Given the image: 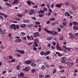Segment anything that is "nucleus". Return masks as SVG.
I'll return each mask as SVG.
<instances>
[{
    "label": "nucleus",
    "mask_w": 78,
    "mask_h": 78,
    "mask_svg": "<svg viewBox=\"0 0 78 78\" xmlns=\"http://www.w3.org/2000/svg\"><path fill=\"white\" fill-rule=\"evenodd\" d=\"M34 44L35 45V47H38V44L36 42V41H34Z\"/></svg>",
    "instance_id": "f704fd0d"
},
{
    "label": "nucleus",
    "mask_w": 78,
    "mask_h": 78,
    "mask_svg": "<svg viewBox=\"0 0 78 78\" xmlns=\"http://www.w3.org/2000/svg\"><path fill=\"white\" fill-rule=\"evenodd\" d=\"M72 24L73 25H77V26H78V23L76 22V21H73L72 22Z\"/></svg>",
    "instance_id": "9b49d317"
},
{
    "label": "nucleus",
    "mask_w": 78,
    "mask_h": 78,
    "mask_svg": "<svg viewBox=\"0 0 78 78\" xmlns=\"http://www.w3.org/2000/svg\"><path fill=\"white\" fill-rule=\"evenodd\" d=\"M34 34L36 36H39V34L37 32L35 33Z\"/></svg>",
    "instance_id": "13d9d810"
},
{
    "label": "nucleus",
    "mask_w": 78,
    "mask_h": 78,
    "mask_svg": "<svg viewBox=\"0 0 78 78\" xmlns=\"http://www.w3.org/2000/svg\"><path fill=\"white\" fill-rule=\"evenodd\" d=\"M20 69V66L19 65H18L16 67V69L17 70H18Z\"/></svg>",
    "instance_id": "72a5a7b5"
},
{
    "label": "nucleus",
    "mask_w": 78,
    "mask_h": 78,
    "mask_svg": "<svg viewBox=\"0 0 78 78\" xmlns=\"http://www.w3.org/2000/svg\"><path fill=\"white\" fill-rule=\"evenodd\" d=\"M28 14L30 15H32V14H33V9H31L29 11Z\"/></svg>",
    "instance_id": "423d86ee"
},
{
    "label": "nucleus",
    "mask_w": 78,
    "mask_h": 78,
    "mask_svg": "<svg viewBox=\"0 0 78 78\" xmlns=\"http://www.w3.org/2000/svg\"><path fill=\"white\" fill-rule=\"evenodd\" d=\"M63 47H64V48H65V49L66 50H68V51H70V50L69 49H68V48H67V47H66V46L64 45H63Z\"/></svg>",
    "instance_id": "5701e85b"
},
{
    "label": "nucleus",
    "mask_w": 78,
    "mask_h": 78,
    "mask_svg": "<svg viewBox=\"0 0 78 78\" xmlns=\"http://www.w3.org/2000/svg\"><path fill=\"white\" fill-rule=\"evenodd\" d=\"M62 60L61 61V62L62 63H64L66 62V57H63L62 58Z\"/></svg>",
    "instance_id": "20e7f679"
},
{
    "label": "nucleus",
    "mask_w": 78,
    "mask_h": 78,
    "mask_svg": "<svg viewBox=\"0 0 78 78\" xmlns=\"http://www.w3.org/2000/svg\"><path fill=\"white\" fill-rule=\"evenodd\" d=\"M51 53V52H50V51H48L45 52V54L44 55L45 56H47V55H49L50 53Z\"/></svg>",
    "instance_id": "f8f14e48"
},
{
    "label": "nucleus",
    "mask_w": 78,
    "mask_h": 78,
    "mask_svg": "<svg viewBox=\"0 0 78 78\" xmlns=\"http://www.w3.org/2000/svg\"><path fill=\"white\" fill-rule=\"evenodd\" d=\"M33 8H37V5H35L33 7Z\"/></svg>",
    "instance_id": "e2e57ef3"
},
{
    "label": "nucleus",
    "mask_w": 78,
    "mask_h": 78,
    "mask_svg": "<svg viewBox=\"0 0 78 78\" xmlns=\"http://www.w3.org/2000/svg\"><path fill=\"white\" fill-rule=\"evenodd\" d=\"M16 28L17 29H19V26L18 25H17L16 26Z\"/></svg>",
    "instance_id": "774afa93"
},
{
    "label": "nucleus",
    "mask_w": 78,
    "mask_h": 78,
    "mask_svg": "<svg viewBox=\"0 0 78 78\" xmlns=\"http://www.w3.org/2000/svg\"><path fill=\"white\" fill-rule=\"evenodd\" d=\"M40 12L42 14H44V11L43 10H40Z\"/></svg>",
    "instance_id": "58836bf2"
},
{
    "label": "nucleus",
    "mask_w": 78,
    "mask_h": 78,
    "mask_svg": "<svg viewBox=\"0 0 78 78\" xmlns=\"http://www.w3.org/2000/svg\"><path fill=\"white\" fill-rule=\"evenodd\" d=\"M74 36H76V37H78V33L75 34Z\"/></svg>",
    "instance_id": "864d4df0"
},
{
    "label": "nucleus",
    "mask_w": 78,
    "mask_h": 78,
    "mask_svg": "<svg viewBox=\"0 0 78 78\" xmlns=\"http://www.w3.org/2000/svg\"><path fill=\"white\" fill-rule=\"evenodd\" d=\"M48 40H51V39H53V37H51V38L50 37H48Z\"/></svg>",
    "instance_id": "6e6d98bb"
},
{
    "label": "nucleus",
    "mask_w": 78,
    "mask_h": 78,
    "mask_svg": "<svg viewBox=\"0 0 78 78\" xmlns=\"http://www.w3.org/2000/svg\"><path fill=\"white\" fill-rule=\"evenodd\" d=\"M30 61H31L30 62H34L35 61L33 59H31L30 60Z\"/></svg>",
    "instance_id": "0e129e2a"
},
{
    "label": "nucleus",
    "mask_w": 78,
    "mask_h": 78,
    "mask_svg": "<svg viewBox=\"0 0 78 78\" xmlns=\"http://www.w3.org/2000/svg\"><path fill=\"white\" fill-rule=\"evenodd\" d=\"M27 13H28V11H27V10H24V14H27Z\"/></svg>",
    "instance_id": "c03bdc74"
},
{
    "label": "nucleus",
    "mask_w": 78,
    "mask_h": 78,
    "mask_svg": "<svg viewBox=\"0 0 78 78\" xmlns=\"http://www.w3.org/2000/svg\"><path fill=\"white\" fill-rule=\"evenodd\" d=\"M16 26L15 24H12L10 25V29H13L14 30H16Z\"/></svg>",
    "instance_id": "7ed1b4c3"
},
{
    "label": "nucleus",
    "mask_w": 78,
    "mask_h": 78,
    "mask_svg": "<svg viewBox=\"0 0 78 78\" xmlns=\"http://www.w3.org/2000/svg\"><path fill=\"white\" fill-rule=\"evenodd\" d=\"M63 67L61 65L59 67V69H63Z\"/></svg>",
    "instance_id": "5fc2aeb1"
},
{
    "label": "nucleus",
    "mask_w": 78,
    "mask_h": 78,
    "mask_svg": "<svg viewBox=\"0 0 78 78\" xmlns=\"http://www.w3.org/2000/svg\"><path fill=\"white\" fill-rule=\"evenodd\" d=\"M56 49L57 50H60V51H62V48H61V47H60V46H59V44L58 42H57V43Z\"/></svg>",
    "instance_id": "f257e3e1"
},
{
    "label": "nucleus",
    "mask_w": 78,
    "mask_h": 78,
    "mask_svg": "<svg viewBox=\"0 0 78 78\" xmlns=\"http://www.w3.org/2000/svg\"><path fill=\"white\" fill-rule=\"evenodd\" d=\"M20 76H21V77H23L24 76V74H23V73H20Z\"/></svg>",
    "instance_id": "4be33fe9"
},
{
    "label": "nucleus",
    "mask_w": 78,
    "mask_h": 78,
    "mask_svg": "<svg viewBox=\"0 0 78 78\" xmlns=\"http://www.w3.org/2000/svg\"><path fill=\"white\" fill-rule=\"evenodd\" d=\"M22 39H17L15 40V42L17 43H20V42H22Z\"/></svg>",
    "instance_id": "39448f33"
},
{
    "label": "nucleus",
    "mask_w": 78,
    "mask_h": 78,
    "mask_svg": "<svg viewBox=\"0 0 78 78\" xmlns=\"http://www.w3.org/2000/svg\"><path fill=\"white\" fill-rule=\"evenodd\" d=\"M16 20L17 21H20V19L19 18H16Z\"/></svg>",
    "instance_id": "8fccbe9b"
},
{
    "label": "nucleus",
    "mask_w": 78,
    "mask_h": 78,
    "mask_svg": "<svg viewBox=\"0 0 78 78\" xmlns=\"http://www.w3.org/2000/svg\"><path fill=\"white\" fill-rule=\"evenodd\" d=\"M31 66L32 67H36V64L34 63H32L31 64Z\"/></svg>",
    "instance_id": "a211bd4d"
},
{
    "label": "nucleus",
    "mask_w": 78,
    "mask_h": 78,
    "mask_svg": "<svg viewBox=\"0 0 78 78\" xmlns=\"http://www.w3.org/2000/svg\"><path fill=\"white\" fill-rule=\"evenodd\" d=\"M33 13H34L35 14H36L37 12H36V10L35 9H33Z\"/></svg>",
    "instance_id": "79ce46f5"
},
{
    "label": "nucleus",
    "mask_w": 78,
    "mask_h": 78,
    "mask_svg": "<svg viewBox=\"0 0 78 78\" xmlns=\"http://www.w3.org/2000/svg\"><path fill=\"white\" fill-rule=\"evenodd\" d=\"M36 25H40L41 24V23L38 21H37L35 22Z\"/></svg>",
    "instance_id": "c9c22d12"
},
{
    "label": "nucleus",
    "mask_w": 78,
    "mask_h": 78,
    "mask_svg": "<svg viewBox=\"0 0 78 78\" xmlns=\"http://www.w3.org/2000/svg\"><path fill=\"white\" fill-rule=\"evenodd\" d=\"M36 69H32L31 72L32 73H34L36 72Z\"/></svg>",
    "instance_id": "c756f323"
},
{
    "label": "nucleus",
    "mask_w": 78,
    "mask_h": 78,
    "mask_svg": "<svg viewBox=\"0 0 78 78\" xmlns=\"http://www.w3.org/2000/svg\"><path fill=\"white\" fill-rule=\"evenodd\" d=\"M19 2H20L18 0H14V1L13 3L14 4H19Z\"/></svg>",
    "instance_id": "0eeeda50"
},
{
    "label": "nucleus",
    "mask_w": 78,
    "mask_h": 78,
    "mask_svg": "<svg viewBox=\"0 0 78 78\" xmlns=\"http://www.w3.org/2000/svg\"><path fill=\"white\" fill-rule=\"evenodd\" d=\"M20 50L19 49H17L16 50V52H18V53H20Z\"/></svg>",
    "instance_id": "4d7b16f0"
},
{
    "label": "nucleus",
    "mask_w": 78,
    "mask_h": 78,
    "mask_svg": "<svg viewBox=\"0 0 78 78\" xmlns=\"http://www.w3.org/2000/svg\"><path fill=\"white\" fill-rule=\"evenodd\" d=\"M61 6H62V4H58L55 5V7H57L58 8H61Z\"/></svg>",
    "instance_id": "9d476101"
},
{
    "label": "nucleus",
    "mask_w": 78,
    "mask_h": 78,
    "mask_svg": "<svg viewBox=\"0 0 78 78\" xmlns=\"http://www.w3.org/2000/svg\"><path fill=\"white\" fill-rule=\"evenodd\" d=\"M50 20L48 21L46 23L47 25H48V24H50Z\"/></svg>",
    "instance_id": "37998d69"
},
{
    "label": "nucleus",
    "mask_w": 78,
    "mask_h": 78,
    "mask_svg": "<svg viewBox=\"0 0 78 78\" xmlns=\"http://www.w3.org/2000/svg\"><path fill=\"white\" fill-rule=\"evenodd\" d=\"M51 33H52L51 34L52 35H55V31H51Z\"/></svg>",
    "instance_id": "bf43d9fd"
},
{
    "label": "nucleus",
    "mask_w": 78,
    "mask_h": 78,
    "mask_svg": "<svg viewBox=\"0 0 78 78\" xmlns=\"http://www.w3.org/2000/svg\"><path fill=\"white\" fill-rule=\"evenodd\" d=\"M51 48V49H52V50H55V47L53 46H52Z\"/></svg>",
    "instance_id": "09e8293b"
},
{
    "label": "nucleus",
    "mask_w": 78,
    "mask_h": 78,
    "mask_svg": "<svg viewBox=\"0 0 78 78\" xmlns=\"http://www.w3.org/2000/svg\"><path fill=\"white\" fill-rule=\"evenodd\" d=\"M73 63L71 62V63H69V62H67L64 63L65 65L66 64H67V66L69 67H71V66H72L74 64Z\"/></svg>",
    "instance_id": "f03ea898"
},
{
    "label": "nucleus",
    "mask_w": 78,
    "mask_h": 78,
    "mask_svg": "<svg viewBox=\"0 0 78 78\" xmlns=\"http://www.w3.org/2000/svg\"><path fill=\"white\" fill-rule=\"evenodd\" d=\"M6 33V30H3L1 31V32L0 33L1 34H4Z\"/></svg>",
    "instance_id": "2eb2a0df"
},
{
    "label": "nucleus",
    "mask_w": 78,
    "mask_h": 78,
    "mask_svg": "<svg viewBox=\"0 0 78 78\" xmlns=\"http://www.w3.org/2000/svg\"><path fill=\"white\" fill-rule=\"evenodd\" d=\"M31 19L34 20H36V18L35 17H31Z\"/></svg>",
    "instance_id": "49530a36"
},
{
    "label": "nucleus",
    "mask_w": 78,
    "mask_h": 78,
    "mask_svg": "<svg viewBox=\"0 0 78 78\" xmlns=\"http://www.w3.org/2000/svg\"><path fill=\"white\" fill-rule=\"evenodd\" d=\"M69 38L70 39H73V35H71L69 37Z\"/></svg>",
    "instance_id": "bb28decb"
},
{
    "label": "nucleus",
    "mask_w": 78,
    "mask_h": 78,
    "mask_svg": "<svg viewBox=\"0 0 78 78\" xmlns=\"http://www.w3.org/2000/svg\"><path fill=\"white\" fill-rule=\"evenodd\" d=\"M45 4H42L40 6L41 7H44V6H45Z\"/></svg>",
    "instance_id": "a18cd8bd"
},
{
    "label": "nucleus",
    "mask_w": 78,
    "mask_h": 78,
    "mask_svg": "<svg viewBox=\"0 0 78 78\" xmlns=\"http://www.w3.org/2000/svg\"><path fill=\"white\" fill-rule=\"evenodd\" d=\"M73 28L74 30H78V27L73 26Z\"/></svg>",
    "instance_id": "f3484780"
},
{
    "label": "nucleus",
    "mask_w": 78,
    "mask_h": 78,
    "mask_svg": "<svg viewBox=\"0 0 78 78\" xmlns=\"http://www.w3.org/2000/svg\"><path fill=\"white\" fill-rule=\"evenodd\" d=\"M63 39H64V37L63 36H62L60 37L59 39L61 41H62V40H63Z\"/></svg>",
    "instance_id": "4c0bfd02"
},
{
    "label": "nucleus",
    "mask_w": 78,
    "mask_h": 78,
    "mask_svg": "<svg viewBox=\"0 0 78 78\" xmlns=\"http://www.w3.org/2000/svg\"><path fill=\"white\" fill-rule=\"evenodd\" d=\"M17 17H21V18H22L23 15L21 14H19L17 15Z\"/></svg>",
    "instance_id": "aec40b11"
},
{
    "label": "nucleus",
    "mask_w": 78,
    "mask_h": 78,
    "mask_svg": "<svg viewBox=\"0 0 78 78\" xmlns=\"http://www.w3.org/2000/svg\"><path fill=\"white\" fill-rule=\"evenodd\" d=\"M56 54H57L59 56H62V55L61 54H59V53L58 52H56Z\"/></svg>",
    "instance_id": "2f4dec72"
},
{
    "label": "nucleus",
    "mask_w": 78,
    "mask_h": 78,
    "mask_svg": "<svg viewBox=\"0 0 78 78\" xmlns=\"http://www.w3.org/2000/svg\"><path fill=\"white\" fill-rule=\"evenodd\" d=\"M50 77V75H45L44 76V78H48Z\"/></svg>",
    "instance_id": "473e14b6"
},
{
    "label": "nucleus",
    "mask_w": 78,
    "mask_h": 78,
    "mask_svg": "<svg viewBox=\"0 0 78 78\" xmlns=\"http://www.w3.org/2000/svg\"><path fill=\"white\" fill-rule=\"evenodd\" d=\"M57 70L56 69H54L53 70V73L54 74L55 73H56L57 72Z\"/></svg>",
    "instance_id": "603ef678"
},
{
    "label": "nucleus",
    "mask_w": 78,
    "mask_h": 78,
    "mask_svg": "<svg viewBox=\"0 0 78 78\" xmlns=\"http://www.w3.org/2000/svg\"><path fill=\"white\" fill-rule=\"evenodd\" d=\"M5 4L8 6H11V4H9L8 3H5Z\"/></svg>",
    "instance_id": "b1692460"
},
{
    "label": "nucleus",
    "mask_w": 78,
    "mask_h": 78,
    "mask_svg": "<svg viewBox=\"0 0 78 78\" xmlns=\"http://www.w3.org/2000/svg\"><path fill=\"white\" fill-rule=\"evenodd\" d=\"M65 16H66V17H69V16H71V15L69 14V12H66L65 13Z\"/></svg>",
    "instance_id": "4468645a"
},
{
    "label": "nucleus",
    "mask_w": 78,
    "mask_h": 78,
    "mask_svg": "<svg viewBox=\"0 0 78 78\" xmlns=\"http://www.w3.org/2000/svg\"><path fill=\"white\" fill-rule=\"evenodd\" d=\"M8 58L9 59H12V58H13V57H12V56L11 55H10L9 56Z\"/></svg>",
    "instance_id": "7c9ffc66"
},
{
    "label": "nucleus",
    "mask_w": 78,
    "mask_h": 78,
    "mask_svg": "<svg viewBox=\"0 0 78 78\" xmlns=\"http://www.w3.org/2000/svg\"><path fill=\"white\" fill-rule=\"evenodd\" d=\"M21 34H22V36H25V33L24 32H21Z\"/></svg>",
    "instance_id": "3c124183"
},
{
    "label": "nucleus",
    "mask_w": 78,
    "mask_h": 78,
    "mask_svg": "<svg viewBox=\"0 0 78 78\" xmlns=\"http://www.w3.org/2000/svg\"><path fill=\"white\" fill-rule=\"evenodd\" d=\"M11 62H15V60L14 59H12Z\"/></svg>",
    "instance_id": "69168bd1"
},
{
    "label": "nucleus",
    "mask_w": 78,
    "mask_h": 78,
    "mask_svg": "<svg viewBox=\"0 0 78 78\" xmlns=\"http://www.w3.org/2000/svg\"><path fill=\"white\" fill-rule=\"evenodd\" d=\"M20 27L21 28H23L26 27V24H21L20 25Z\"/></svg>",
    "instance_id": "dca6fc26"
},
{
    "label": "nucleus",
    "mask_w": 78,
    "mask_h": 78,
    "mask_svg": "<svg viewBox=\"0 0 78 78\" xmlns=\"http://www.w3.org/2000/svg\"><path fill=\"white\" fill-rule=\"evenodd\" d=\"M41 68L42 70H44L45 69V67L44 65H43L41 66Z\"/></svg>",
    "instance_id": "393cba45"
},
{
    "label": "nucleus",
    "mask_w": 78,
    "mask_h": 78,
    "mask_svg": "<svg viewBox=\"0 0 78 78\" xmlns=\"http://www.w3.org/2000/svg\"><path fill=\"white\" fill-rule=\"evenodd\" d=\"M27 3L28 5H31V2L30 1H27Z\"/></svg>",
    "instance_id": "c85d7f7f"
},
{
    "label": "nucleus",
    "mask_w": 78,
    "mask_h": 78,
    "mask_svg": "<svg viewBox=\"0 0 78 78\" xmlns=\"http://www.w3.org/2000/svg\"><path fill=\"white\" fill-rule=\"evenodd\" d=\"M44 15L45 14H42L40 13L39 15V17H43V16H44Z\"/></svg>",
    "instance_id": "6ab92c4d"
},
{
    "label": "nucleus",
    "mask_w": 78,
    "mask_h": 78,
    "mask_svg": "<svg viewBox=\"0 0 78 78\" xmlns=\"http://www.w3.org/2000/svg\"><path fill=\"white\" fill-rule=\"evenodd\" d=\"M54 6V4H52V5H51V8H52V9H53L54 8H53V6Z\"/></svg>",
    "instance_id": "052dcab7"
},
{
    "label": "nucleus",
    "mask_w": 78,
    "mask_h": 78,
    "mask_svg": "<svg viewBox=\"0 0 78 78\" xmlns=\"http://www.w3.org/2000/svg\"><path fill=\"white\" fill-rule=\"evenodd\" d=\"M23 70L25 72H28L30 70V68L28 67H26L25 69H23Z\"/></svg>",
    "instance_id": "6e6552de"
},
{
    "label": "nucleus",
    "mask_w": 78,
    "mask_h": 78,
    "mask_svg": "<svg viewBox=\"0 0 78 78\" xmlns=\"http://www.w3.org/2000/svg\"><path fill=\"white\" fill-rule=\"evenodd\" d=\"M30 22V21L28 20H23V22L24 23H28Z\"/></svg>",
    "instance_id": "ddd939ff"
},
{
    "label": "nucleus",
    "mask_w": 78,
    "mask_h": 78,
    "mask_svg": "<svg viewBox=\"0 0 78 78\" xmlns=\"http://www.w3.org/2000/svg\"><path fill=\"white\" fill-rule=\"evenodd\" d=\"M40 55H45V52L41 51L40 53Z\"/></svg>",
    "instance_id": "cd10ccee"
},
{
    "label": "nucleus",
    "mask_w": 78,
    "mask_h": 78,
    "mask_svg": "<svg viewBox=\"0 0 78 78\" xmlns=\"http://www.w3.org/2000/svg\"><path fill=\"white\" fill-rule=\"evenodd\" d=\"M62 23L64 26H66V23L65 22H63Z\"/></svg>",
    "instance_id": "680f3d73"
},
{
    "label": "nucleus",
    "mask_w": 78,
    "mask_h": 78,
    "mask_svg": "<svg viewBox=\"0 0 78 78\" xmlns=\"http://www.w3.org/2000/svg\"><path fill=\"white\" fill-rule=\"evenodd\" d=\"M25 52L24 51H22L21 50L20 51V53H21V54H25Z\"/></svg>",
    "instance_id": "412c9836"
},
{
    "label": "nucleus",
    "mask_w": 78,
    "mask_h": 78,
    "mask_svg": "<svg viewBox=\"0 0 78 78\" xmlns=\"http://www.w3.org/2000/svg\"><path fill=\"white\" fill-rule=\"evenodd\" d=\"M47 33H49V34H51L52 33L51 31L48 30H47Z\"/></svg>",
    "instance_id": "ea45409f"
},
{
    "label": "nucleus",
    "mask_w": 78,
    "mask_h": 78,
    "mask_svg": "<svg viewBox=\"0 0 78 78\" xmlns=\"http://www.w3.org/2000/svg\"><path fill=\"white\" fill-rule=\"evenodd\" d=\"M24 63L26 64H30L31 63V61L30 60H28L25 61Z\"/></svg>",
    "instance_id": "1a4fd4ad"
},
{
    "label": "nucleus",
    "mask_w": 78,
    "mask_h": 78,
    "mask_svg": "<svg viewBox=\"0 0 78 78\" xmlns=\"http://www.w3.org/2000/svg\"><path fill=\"white\" fill-rule=\"evenodd\" d=\"M61 73H64V69H62L61 71H60Z\"/></svg>",
    "instance_id": "338daca9"
},
{
    "label": "nucleus",
    "mask_w": 78,
    "mask_h": 78,
    "mask_svg": "<svg viewBox=\"0 0 78 78\" xmlns=\"http://www.w3.org/2000/svg\"><path fill=\"white\" fill-rule=\"evenodd\" d=\"M50 20H51V21H53V20H55V18H51L50 19Z\"/></svg>",
    "instance_id": "e433bc0d"
},
{
    "label": "nucleus",
    "mask_w": 78,
    "mask_h": 78,
    "mask_svg": "<svg viewBox=\"0 0 78 78\" xmlns=\"http://www.w3.org/2000/svg\"><path fill=\"white\" fill-rule=\"evenodd\" d=\"M56 44V42L54 41L52 43V45H54V46H55Z\"/></svg>",
    "instance_id": "a19ab883"
},
{
    "label": "nucleus",
    "mask_w": 78,
    "mask_h": 78,
    "mask_svg": "<svg viewBox=\"0 0 78 78\" xmlns=\"http://www.w3.org/2000/svg\"><path fill=\"white\" fill-rule=\"evenodd\" d=\"M8 36H9L10 37V39H12V34H11V33H9L8 34Z\"/></svg>",
    "instance_id": "a878e982"
},
{
    "label": "nucleus",
    "mask_w": 78,
    "mask_h": 78,
    "mask_svg": "<svg viewBox=\"0 0 78 78\" xmlns=\"http://www.w3.org/2000/svg\"><path fill=\"white\" fill-rule=\"evenodd\" d=\"M58 32H60V31H61V28L58 27Z\"/></svg>",
    "instance_id": "de8ad7c7"
}]
</instances>
